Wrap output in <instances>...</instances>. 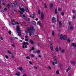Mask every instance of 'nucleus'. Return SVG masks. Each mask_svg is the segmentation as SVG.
<instances>
[{"mask_svg":"<svg viewBox=\"0 0 76 76\" xmlns=\"http://www.w3.org/2000/svg\"><path fill=\"white\" fill-rule=\"evenodd\" d=\"M31 57H34V55L33 54H32L31 55Z\"/></svg>","mask_w":76,"mask_h":76,"instance_id":"de8ad7c7","label":"nucleus"},{"mask_svg":"<svg viewBox=\"0 0 76 76\" xmlns=\"http://www.w3.org/2000/svg\"><path fill=\"white\" fill-rule=\"evenodd\" d=\"M11 23L13 25H16V22L13 21H12Z\"/></svg>","mask_w":76,"mask_h":76,"instance_id":"f8f14e48","label":"nucleus"},{"mask_svg":"<svg viewBox=\"0 0 76 76\" xmlns=\"http://www.w3.org/2000/svg\"><path fill=\"white\" fill-rule=\"evenodd\" d=\"M23 16L24 17V18H25V15L23 14Z\"/></svg>","mask_w":76,"mask_h":76,"instance_id":"864d4df0","label":"nucleus"},{"mask_svg":"<svg viewBox=\"0 0 76 76\" xmlns=\"http://www.w3.org/2000/svg\"><path fill=\"white\" fill-rule=\"evenodd\" d=\"M29 64H31V65H33V64L32 63V62H31V61H30L29 62Z\"/></svg>","mask_w":76,"mask_h":76,"instance_id":"f704fd0d","label":"nucleus"},{"mask_svg":"<svg viewBox=\"0 0 76 76\" xmlns=\"http://www.w3.org/2000/svg\"><path fill=\"white\" fill-rule=\"evenodd\" d=\"M12 7H17V6H16V5H15V3H12Z\"/></svg>","mask_w":76,"mask_h":76,"instance_id":"1a4fd4ad","label":"nucleus"},{"mask_svg":"<svg viewBox=\"0 0 76 76\" xmlns=\"http://www.w3.org/2000/svg\"><path fill=\"white\" fill-rule=\"evenodd\" d=\"M26 58L27 59H28L29 60L30 58V57H29V56H27L26 57Z\"/></svg>","mask_w":76,"mask_h":76,"instance_id":"c756f323","label":"nucleus"},{"mask_svg":"<svg viewBox=\"0 0 76 76\" xmlns=\"http://www.w3.org/2000/svg\"><path fill=\"white\" fill-rule=\"evenodd\" d=\"M19 12L20 13H21V14H23V12H22L20 11H19Z\"/></svg>","mask_w":76,"mask_h":76,"instance_id":"8fccbe9b","label":"nucleus"},{"mask_svg":"<svg viewBox=\"0 0 76 76\" xmlns=\"http://www.w3.org/2000/svg\"><path fill=\"white\" fill-rule=\"evenodd\" d=\"M61 53L62 54H64V52H65V50L63 49L61 50Z\"/></svg>","mask_w":76,"mask_h":76,"instance_id":"aec40b11","label":"nucleus"},{"mask_svg":"<svg viewBox=\"0 0 76 76\" xmlns=\"http://www.w3.org/2000/svg\"><path fill=\"white\" fill-rule=\"evenodd\" d=\"M71 63L73 64H75V62L74 61H72L71 62Z\"/></svg>","mask_w":76,"mask_h":76,"instance_id":"c9c22d12","label":"nucleus"},{"mask_svg":"<svg viewBox=\"0 0 76 76\" xmlns=\"http://www.w3.org/2000/svg\"><path fill=\"white\" fill-rule=\"evenodd\" d=\"M52 36L53 37H54V31H53L52 32Z\"/></svg>","mask_w":76,"mask_h":76,"instance_id":"2f4dec72","label":"nucleus"},{"mask_svg":"<svg viewBox=\"0 0 76 76\" xmlns=\"http://www.w3.org/2000/svg\"><path fill=\"white\" fill-rule=\"evenodd\" d=\"M20 10L21 11H22L23 12H25V10L23 9V8H20Z\"/></svg>","mask_w":76,"mask_h":76,"instance_id":"9b49d317","label":"nucleus"},{"mask_svg":"<svg viewBox=\"0 0 76 76\" xmlns=\"http://www.w3.org/2000/svg\"><path fill=\"white\" fill-rule=\"evenodd\" d=\"M36 20H38V18H37L35 19Z\"/></svg>","mask_w":76,"mask_h":76,"instance_id":"bf43d9fd","label":"nucleus"},{"mask_svg":"<svg viewBox=\"0 0 76 76\" xmlns=\"http://www.w3.org/2000/svg\"><path fill=\"white\" fill-rule=\"evenodd\" d=\"M58 11H59V12H60L61 11V8H58Z\"/></svg>","mask_w":76,"mask_h":76,"instance_id":"49530a36","label":"nucleus"},{"mask_svg":"<svg viewBox=\"0 0 76 76\" xmlns=\"http://www.w3.org/2000/svg\"><path fill=\"white\" fill-rule=\"evenodd\" d=\"M0 39H1V40H3V38L2 37H0Z\"/></svg>","mask_w":76,"mask_h":76,"instance_id":"a18cd8bd","label":"nucleus"},{"mask_svg":"<svg viewBox=\"0 0 76 76\" xmlns=\"http://www.w3.org/2000/svg\"><path fill=\"white\" fill-rule=\"evenodd\" d=\"M4 10H7V9L6 8H4Z\"/></svg>","mask_w":76,"mask_h":76,"instance_id":"e2e57ef3","label":"nucleus"},{"mask_svg":"<svg viewBox=\"0 0 76 76\" xmlns=\"http://www.w3.org/2000/svg\"><path fill=\"white\" fill-rule=\"evenodd\" d=\"M38 13L39 15H40V14H41V11H40V10H38Z\"/></svg>","mask_w":76,"mask_h":76,"instance_id":"473e14b6","label":"nucleus"},{"mask_svg":"<svg viewBox=\"0 0 76 76\" xmlns=\"http://www.w3.org/2000/svg\"><path fill=\"white\" fill-rule=\"evenodd\" d=\"M5 57L6 58H7V59H8V58H9V57H8L7 55L5 56Z\"/></svg>","mask_w":76,"mask_h":76,"instance_id":"a19ab883","label":"nucleus"},{"mask_svg":"<svg viewBox=\"0 0 76 76\" xmlns=\"http://www.w3.org/2000/svg\"><path fill=\"white\" fill-rule=\"evenodd\" d=\"M7 52H8V53L9 54H11V52H10V51L9 50H8Z\"/></svg>","mask_w":76,"mask_h":76,"instance_id":"79ce46f5","label":"nucleus"},{"mask_svg":"<svg viewBox=\"0 0 76 76\" xmlns=\"http://www.w3.org/2000/svg\"><path fill=\"white\" fill-rule=\"evenodd\" d=\"M44 7L45 9H46V8H47V4H46V3H45L44 4Z\"/></svg>","mask_w":76,"mask_h":76,"instance_id":"cd10ccee","label":"nucleus"},{"mask_svg":"<svg viewBox=\"0 0 76 76\" xmlns=\"http://www.w3.org/2000/svg\"><path fill=\"white\" fill-rule=\"evenodd\" d=\"M7 6L8 7V8L10 7V4H8L7 5Z\"/></svg>","mask_w":76,"mask_h":76,"instance_id":"c03bdc74","label":"nucleus"},{"mask_svg":"<svg viewBox=\"0 0 76 76\" xmlns=\"http://www.w3.org/2000/svg\"><path fill=\"white\" fill-rule=\"evenodd\" d=\"M56 51H57V52L58 51V47H57L56 48Z\"/></svg>","mask_w":76,"mask_h":76,"instance_id":"b1692460","label":"nucleus"},{"mask_svg":"<svg viewBox=\"0 0 76 76\" xmlns=\"http://www.w3.org/2000/svg\"><path fill=\"white\" fill-rule=\"evenodd\" d=\"M1 12H2V13H4V10H2Z\"/></svg>","mask_w":76,"mask_h":76,"instance_id":"0e129e2a","label":"nucleus"},{"mask_svg":"<svg viewBox=\"0 0 76 76\" xmlns=\"http://www.w3.org/2000/svg\"><path fill=\"white\" fill-rule=\"evenodd\" d=\"M25 41L26 42H28V39H25Z\"/></svg>","mask_w":76,"mask_h":76,"instance_id":"37998d69","label":"nucleus"},{"mask_svg":"<svg viewBox=\"0 0 76 76\" xmlns=\"http://www.w3.org/2000/svg\"><path fill=\"white\" fill-rule=\"evenodd\" d=\"M23 45H29V43H28V42H24L23 43Z\"/></svg>","mask_w":76,"mask_h":76,"instance_id":"423d86ee","label":"nucleus"},{"mask_svg":"<svg viewBox=\"0 0 76 76\" xmlns=\"http://www.w3.org/2000/svg\"><path fill=\"white\" fill-rule=\"evenodd\" d=\"M26 12H29V10H28V8L26 7Z\"/></svg>","mask_w":76,"mask_h":76,"instance_id":"412c9836","label":"nucleus"},{"mask_svg":"<svg viewBox=\"0 0 76 76\" xmlns=\"http://www.w3.org/2000/svg\"><path fill=\"white\" fill-rule=\"evenodd\" d=\"M37 25H39L40 26H42V24L41 23L39 22H37Z\"/></svg>","mask_w":76,"mask_h":76,"instance_id":"9d476101","label":"nucleus"},{"mask_svg":"<svg viewBox=\"0 0 76 76\" xmlns=\"http://www.w3.org/2000/svg\"><path fill=\"white\" fill-rule=\"evenodd\" d=\"M70 70V68H69L66 69V72H67Z\"/></svg>","mask_w":76,"mask_h":76,"instance_id":"ea45409f","label":"nucleus"},{"mask_svg":"<svg viewBox=\"0 0 76 76\" xmlns=\"http://www.w3.org/2000/svg\"><path fill=\"white\" fill-rule=\"evenodd\" d=\"M73 19H75V16L74 15L73 16Z\"/></svg>","mask_w":76,"mask_h":76,"instance_id":"5fc2aeb1","label":"nucleus"},{"mask_svg":"<svg viewBox=\"0 0 76 76\" xmlns=\"http://www.w3.org/2000/svg\"><path fill=\"white\" fill-rule=\"evenodd\" d=\"M70 29L71 31H73V26H71L70 27Z\"/></svg>","mask_w":76,"mask_h":76,"instance_id":"393cba45","label":"nucleus"},{"mask_svg":"<svg viewBox=\"0 0 76 76\" xmlns=\"http://www.w3.org/2000/svg\"><path fill=\"white\" fill-rule=\"evenodd\" d=\"M71 46H74L75 47H76V44L75 43H73L72 44Z\"/></svg>","mask_w":76,"mask_h":76,"instance_id":"4468645a","label":"nucleus"},{"mask_svg":"<svg viewBox=\"0 0 76 76\" xmlns=\"http://www.w3.org/2000/svg\"><path fill=\"white\" fill-rule=\"evenodd\" d=\"M39 57L41 58V55H39Z\"/></svg>","mask_w":76,"mask_h":76,"instance_id":"680f3d73","label":"nucleus"},{"mask_svg":"<svg viewBox=\"0 0 76 76\" xmlns=\"http://www.w3.org/2000/svg\"><path fill=\"white\" fill-rule=\"evenodd\" d=\"M52 21L53 23H54L56 22V18L55 17H53L52 18Z\"/></svg>","mask_w":76,"mask_h":76,"instance_id":"6e6552de","label":"nucleus"},{"mask_svg":"<svg viewBox=\"0 0 76 76\" xmlns=\"http://www.w3.org/2000/svg\"><path fill=\"white\" fill-rule=\"evenodd\" d=\"M56 73L58 75L59 74V70H57L56 72Z\"/></svg>","mask_w":76,"mask_h":76,"instance_id":"7c9ffc66","label":"nucleus"},{"mask_svg":"<svg viewBox=\"0 0 76 76\" xmlns=\"http://www.w3.org/2000/svg\"><path fill=\"white\" fill-rule=\"evenodd\" d=\"M25 38H28V37L27 36H25Z\"/></svg>","mask_w":76,"mask_h":76,"instance_id":"3c124183","label":"nucleus"},{"mask_svg":"<svg viewBox=\"0 0 76 76\" xmlns=\"http://www.w3.org/2000/svg\"><path fill=\"white\" fill-rule=\"evenodd\" d=\"M44 13L42 12L41 13V19H44Z\"/></svg>","mask_w":76,"mask_h":76,"instance_id":"20e7f679","label":"nucleus"},{"mask_svg":"<svg viewBox=\"0 0 76 76\" xmlns=\"http://www.w3.org/2000/svg\"><path fill=\"white\" fill-rule=\"evenodd\" d=\"M67 41H68L69 42H70L71 41L70 39H68Z\"/></svg>","mask_w":76,"mask_h":76,"instance_id":"4c0bfd02","label":"nucleus"},{"mask_svg":"<svg viewBox=\"0 0 76 76\" xmlns=\"http://www.w3.org/2000/svg\"><path fill=\"white\" fill-rule=\"evenodd\" d=\"M55 13L56 14H57V9H56L55 10Z\"/></svg>","mask_w":76,"mask_h":76,"instance_id":"a878e982","label":"nucleus"},{"mask_svg":"<svg viewBox=\"0 0 76 76\" xmlns=\"http://www.w3.org/2000/svg\"><path fill=\"white\" fill-rule=\"evenodd\" d=\"M34 50H35V48H34V47H32L31 48V49H30L29 51H31V50H32V51H34Z\"/></svg>","mask_w":76,"mask_h":76,"instance_id":"f3484780","label":"nucleus"},{"mask_svg":"<svg viewBox=\"0 0 76 76\" xmlns=\"http://www.w3.org/2000/svg\"><path fill=\"white\" fill-rule=\"evenodd\" d=\"M12 47H15V45H14V44H12Z\"/></svg>","mask_w":76,"mask_h":76,"instance_id":"6e6d98bb","label":"nucleus"},{"mask_svg":"<svg viewBox=\"0 0 76 76\" xmlns=\"http://www.w3.org/2000/svg\"><path fill=\"white\" fill-rule=\"evenodd\" d=\"M61 15H62V16H63L64 15V13L62 12L61 13Z\"/></svg>","mask_w":76,"mask_h":76,"instance_id":"603ef678","label":"nucleus"},{"mask_svg":"<svg viewBox=\"0 0 76 76\" xmlns=\"http://www.w3.org/2000/svg\"><path fill=\"white\" fill-rule=\"evenodd\" d=\"M53 4L52 3L50 4V7L51 9H52L53 7Z\"/></svg>","mask_w":76,"mask_h":76,"instance_id":"5701e85b","label":"nucleus"},{"mask_svg":"<svg viewBox=\"0 0 76 76\" xmlns=\"http://www.w3.org/2000/svg\"><path fill=\"white\" fill-rule=\"evenodd\" d=\"M54 62L55 64H57V61L56 59V56L54 57Z\"/></svg>","mask_w":76,"mask_h":76,"instance_id":"39448f33","label":"nucleus"},{"mask_svg":"<svg viewBox=\"0 0 76 76\" xmlns=\"http://www.w3.org/2000/svg\"><path fill=\"white\" fill-rule=\"evenodd\" d=\"M15 75L16 76H19L20 75V73L19 72H18L16 73Z\"/></svg>","mask_w":76,"mask_h":76,"instance_id":"ddd939ff","label":"nucleus"},{"mask_svg":"<svg viewBox=\"0 0 76 76\" xmlns=\"http://www.w3.org/2000/svg\"><path fill=\"white\" fill-rule=\"evenodd\" d=\"M62 25V23H61V21H59V26H61Z\"/></svg>","mask_w":76,"mask_h":76,"instance_id":"a211bd4d","label":"nucleus"},{"mask_svg":"<svg viewBox=\"0 0 76 76\" xmlns=\"http://www.w3.org/2000/svg\"><path fill=\"white\" fill-rule=\"evenodd\" d=\"M31 23H32V24H33V25H35V21H32Z\"/></svg>","mask_w":76,"mask_h":76,"instance_id":"bb28decb","label":"nucleus"},{"mask_svg":"<svg viewBox=\"0 0 76 76\" xmlns=\"http://www.w3.org/2000/svg\"><path fill=\"white\" fill-rule=\"evenodd\" d=\"M30 42L31 43V44H34V42L33 41V40H32L31 39L30 40Z\"/></svg>","mask_w":76,"mask_h":76,"instance_id":"dca6fc26","label":"nucleus"},{"mask_svg":"<svg viewBox=\"0 0 76 76\" xmlns=\"http://www.w3.org/2000/svg\"><path fill=\"white\" fill-rule=\"evenodd\" d=\"M19 42H22V40H19Z\"/></svg>","mask_w":76,"mask_h":76,"instance_id":"4d7b16f0","label":"nucleus"},{"mask_svg":"<svg viewBox=\"0 0 76 76\" xmlns=\"http://www.w3.org/2000/svg\"><path fill=\"white\" fill-rule=\"evenodd\" d=\"M17 28L16 30V31L18 33V35L19 36H20V35H21V32L19 30V26H17Z\"/></svg>","mask_w":76,"mask_h":76,"instance_id":"7ed1b4c3","label":"nucleus"},{"mask_svg":"<svg viewBox=\"0 0 76 76\" xmlns=\"http://www.w3.org/2000/svg\"><path fill=\"white\" fill-rule=\"evenodd\" d=\"M59 50H61V47H59Z\"/></svg>","mask_w":76,"mask_h":76,"instance_id":"13d9d810","label":"nucleus"},{"mask_svg":"<svg viewBox=\"0 0 76 76\" xmlns=\"http://www.w3.org/2000/svg\"><path fill=\"white\" fill-rule=\"evenodd\" d=\"M48 69H49V70H51V69H52L51 67V66H48Z\"/></svg>","mask_w":76,"mask_h":76,"instance_id":"72a5a7b5","label":"nucleus"},{"mask_svg":"<svg viewBox=\"0 0 76 76\" xmlns=\"http://www.w3.org/2000/svg\"><path fill=\"white\" fill-rule=\"evenodd\" d=\"M32 15H33V16H32V19H34V18H36V16H35V13H34L32 14Z\"/></svg>","mask_w":76,"mask_h":76,"instance_id":"2eb2a0df","label":"nucleus"},{"mask_svg":"<svg viewBox=\"0 0 76 76\" xmlns=\"http://www.w3.org/2000/svg\"><path fill=\"white\" fill-rule=\"evenodd\" d=\"M15 5L16 6H17V7H18V4L17 3H15Z\"/></svg>","mask_w":76,"mask_h":76,"instance_id":"e433bc0d","label":"nucleus"},{"mask_svg":"<svg viewBox=\"0 0 76 76\" xmlns=\"http://www.w3.org/2000/svg\"><path fill=\"white\" fill-rule=\"evenodd\" d=\"M29 20H30V19L29 18H28V21H29Z\"/></svg>","mask_w":76,"mask_h":76,"instance_id":"69168bd1","label":"nucleus"},{"mask_svg":"<svg viewBox=\"0 0 76 76\" xmlns=\"http://www.w3.org/2000/svg\"><path fill=\"white\" fill-rule=\"evenodd\" d=\"M19 70H20V71H22V70H23V68L21 67H19Z\"/></svg>","mask_w":76,"mask_h":76,"instance_id":"4be33fe9","label":"nucleus"},{"mask_svg":"<svg viewBox=\"0 0 76 76\" xmlns=\"http://www.w3.org/2000/svg\"><path fill=\"white\" fill-rule=\"evenodd\" d=\"M60 39L61 40L63 39L64 40H66L67 39V37L66 35H63V34H61L60 35Z\"/></svg>","mask_w":76,"mask_h":76,"instance_id":"f03ea898","label":"nucleus"},{"mask_svg":"<svg viewBox=\"0 0 76 76\" xmlns=\"http://www.w3.org/2000/svg\"><path fill=\"white\" fill-rule=\"evenodd\" d=\"M23 76H26V75L24 74V75H23Z\"/></svg>","mask_w":76,"mask_h":76,"instance_id":"774afa93","label":"nucleus"},{"mask_svg":"<svg viewBox=\"0 0 76 76\" xmlns=\"http://www.w3.org/2000/svg\"><path fill=\"white\" fill-rule=\"evenodd\" d=\"M52 63H53V65H55L54 63V62H53Z\"/></svg>","mask_w":76,"mask_h":76,"instance_id":"338daca9","label":"nucleus"},{"mask_svg":"<svg viewBox=\"0 0 76 76\" xmlns=\"http://www.w3.org/2000/svg\"><path fill=\"white\" fill-rule=\"evenodd\" d=\"M22 47L23 48H28V46H27V45H26L25 46H24V45H23L22 46Z\"/></svg>","mask_w":76,"mask_h":76,"instance_id":"6ab92c4d","label":"nucleus"},{"mask_svg":"<svg viewBox=\"0 0 76 76\" xmlns=\"http://www.w3.org/2000/svg\"><path fill=\"white\" fill-rule=\"evenodd\" d=\"M21 39H23H23H24V38L23 37H21Z\"/></svg>","mask_w":76,"mask_h":76,"instance_id":"052dcab7","label":"nucleus"},{"mask_svg":"<svg viewBox=\"0 0 76 76\" xmlns=\"http://www.w3.org/2000/svg\"><path fill=\"white\" fill-rule=\"evenodd\" d=\"M34 69H36V70L38 69V68H37V66H34Z\"/></svg>","mask_w":76,"mask_h":76,"instance_id":"09e8293b","label":"nucleus"},{"mask_svg":"<svg viewBox=\"0 0 76 76\" xmlns=\"http://www.w3.org/2000/svg\"><path fill=\"white\" fill-rule=\"evenodd\" d=\"M34 31H35V28L34 27H29L27 28V32L28 33H29V36L32 35L31 34H33V35H34V33L33 32Z\"/></svg>","mask_w":76,"mask_h":76,"instance_id":"f257e3e1","label":"nucleus"},{"mask_svg":"<svg viewBox=\"0 0 76 76\" xmlns=\"http://www.w3.org/2000/svg\"><path fill=\"white\" fill-rule=\"evenodd\" d=\"M50 47L51 51H53V45H52V44L51 43L50 44Z\"/></svg>","mask_w":76,"mask_h":76,"instance_id":"0eeeda50","label":"nucleus"},{"mask_svg":"<svg viewBox=\"0 0 76 76\" xmlns=\"http://www.w3.org/2000/svg\"><path fill=\"white\" fill-rule=\"evenodd\" d=\"M8 33L10 34V35H11L12 34V32L10 31H8Z\"/></svg>","mask_w":76,"mask_h":76,"instance_id":"c85d7f7f","label":"nucleus"},{"mask_svg":"<svg viewBox=\"0 0 76 76\" xmlns=\"http://www.w3.org/2000/svg\"><path fill=\"white\" fill-rule=\"evenodd\" d=\"M37 53H40V50H38L37 51Z\"/></svg>","mask_w":76,"mask_h":76,"instance_id":"58836bf2","label":"nucleus"}]
</instances>
